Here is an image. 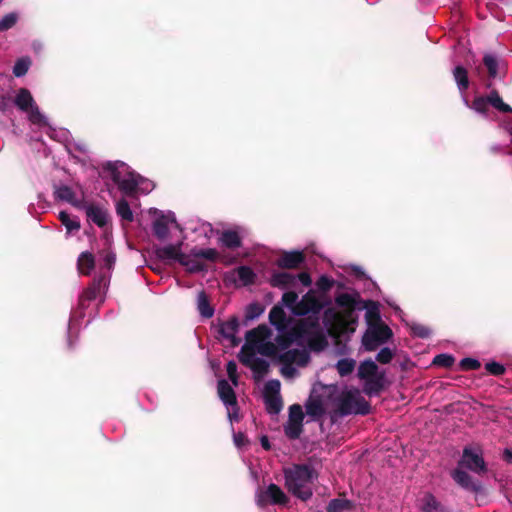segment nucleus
<instances>
[{
	"instance_id": "1",
	"label": "nucleus",
	"mask_w": 512,
	"mask_h": 512,
	"mask_svg": "<svg viewBox=\"0 0 512 512\" xmlns=\"http://www.w3.org/2000/svg\"><path fill=\"white\" fill-rule=\"evenodd\" d=\"M326 303L324 293L310 290L301 300L298 299L297 293L293 291L285 292L281 299V304L288 308L292 314L298 316H308L306 319L298 322L294 327L287 330L288 318L281 305H275L269 312L270 323L278 330V336L288 337L290 333L296 329L303 327L307 329L311 325H317L323 330L320 323L319 313Z\"/></svg>"
},
{
	"instance_id": "2",
	"label": "nucleus",
	"mask_w": 512,
	"mask_h": 512,
	"mask_svg": "<svg viewBox=\"0 0 512 512\" xmlns=\"http://www.w3.org/2000/svg\"><path fill=\"white\" fill-rule=\"evenodd\" d=\"M306 413L313 420L328 416L332 423L352 413V385L344 381L335 384H313L305 404Z\"/></svg>"
},
{
	"instance_id": "3",
	"label": "nucleus",
	"mask_w": 512,
	"mask_h": 512,
	"mask_svg": "<svg viewBox=\"0 0 512 512\" xmlns=\"http://www.w3.org/2000/svg\"><path fill=\"white\" fill-rule=\"evenodd\" d=\"M245 338L246 342L240 353H255V355L276 358L280 352L293 344L313 345L319 338V327L317 325H311L307 329L300 327L290 333L288 337L277 336L273 342L271 330L266 325H259L248 331Z\"/></svg>"
},
{
	"instance_id": "4",
	"label": "nucleus",
	"mask_w": 512,
	"mask_h": 512,
	"mask_svg": "<svg viewBox=\"0 0 512 512\" xmlns=\"http://www.w3.org/2000/svg\"><path fill=\"white\" fill-rule=\"evenodd\" d=\"M322 323L337 344L349 340L352 333V295L339 294L335 305L325 310Z\"/></svg>"
},
{
	"instance_id": "5",
	"label": "nucleus",
	"mask_w": 512,
	"mask_h": 512,
	"mask_svg": "<svg viewBox=\"0 0 512 512\" xmlns=\"http://www.w3.org/2000/svg\"><path fill=\"white\" fill-rule=\"evenodd\" d=\"M116 261V255L110 250H104L99 254L97 262L89 252H82L78 257V269L81 274L88 275L98 267L100 278L94 282L93 286L88 288L80 297V306L84 307L86 301L96 300L102 294V287L106 286V278L113 269Z\"/></svg>"
},
{
	"instance_id": "6",
	"label": "nucleus",
	"mask_w": 512,
	"mask_h": 512,
	"mask_svg": "<svg viewBox=\"0 0 512 512\" xmlns=\"http://www.w3.org/2000/svg\"><path fill=\"white\" fill-rule=\"evenodd\" d=\"M394 358V351L389 347H382L376 354L375 360L368 358L360 362L357 377L363 382L362 392L369 397L379 396L385 389V370H380L377 363L389 364Z\"/></svg>"
},
{
	"instance_id": "7",
	"label": "nucleus",
	"mask_w": 512,
	"mask_h": 512,
	"mask_svg": "<svg viewBox=\"0 0 512 512\" xmlns=\"http://www.w3.org/2000/svg\"><path fill=\"white\" fill-rule=\"evenodd\" d=\"M103 169L118 185L119 189L127 195L136 192L147 194L154 188V184L151 180L145 179L135 173L124 162H107L104 164Z\"/></svg>"
},
{
	"instance_id": "8",
	"label": "nucleus",
	"mask_w": 512,
	"mask_h": 512,
	"mask_svg": "<svg viewBox=\"0 0 512 512\" xmlns=\"http://www.w3.org/2000/svg\"><path fill=\"white\" fill-rule=\"evenodd\" d=\"M283 475L289 493L304 501L311 498L313 482L317 478V473L311 465L293 464L283 469Z\"/></svg>"
},
{
	"instance_id": "9",
	"label": "nucleus",
	"mask_w": 512,
	"mask_h": 512,
	"mask_svg": "<svg viewBox=\"0 0 512 512\" xmlns=\"http://www.w3.org/2000/svg\"><path fill=\"white\" fill-rule=\"evenodd\" d=\"M325 344L324 333L319 328V338L314 342L313 345L306 344H294L295 348L289 347L288 349L280 352L276 358L281 362V374L286 378H294L297 374V370L294 364L297 366H305L309 359V349L320 350Z\"/></svg>"
},
{
	"instance_id": "10",
	"label": "nucleus",
	"mask_w": 512,
	"mask_h": 512,
	"mask_svg": "<svg viewBox=\"0 0 512 512\" xmlns=\"http://www.w3.org/2000/svg\"><path fill=\"white\" fill-rule=\"evenodd\" d=\"M14 103L21 111L27 113L32 124L39 127L49 126L47 117L40 112L28 89L21 88L15 97Z\"/></svg>"
},
{
	"instance_id": "11",
	"label": "nucleus",
	"mask_w": 512,
	"mask_h": 512,
	"mask_svg": "<svg viewBox=\"0 0 512 512\" xmlns=\"http://www.w3.org/2000/svg\"><path fill=\"white\" fill-rule=\"evenodd\" d=\"M393 337L388 325L366 328L361 338L359 352H373L386 344Z\"/></svg>"
},
{
	"instance_id": "12",
	"label": "nucleus",
	"mask_w": 512,
	"mask_h": 512,
	"mask_svg": "<svg viewBox=\"0 0 512 512\" xmlns=\"http://www.w3.org/2000/svg\"><path fill=\"white\" fill-rule=\"evenodd\" d=\"M365 310V323L367 328L387 325L382 321L380 304L374 300H363L360 294L354 289V311Z\"/></svg>"
},
{
	"instance_id": "13",
	"label": "nucleus",
	"mask_w": 512,
	"mask_h": 512,
	"mask_svg": "<svg viewBox=\"0 0 512 512\" xmlns=\"http://www.w3.org/2000/svg\"><path fill=\"white\" fill-rule=\"evenodd\" d=\"M255 501L259 507H265L267 505H286L289 502V497L278 485L270 483L266 487L257 489Z\"/></svg>"
},
{
	"instance_id": "14",
	"label": "nucleus",
	"mask_w": 512,
	"mask_h": 512,
	"mask_svg": "<svg viewBox=\"0 0 512 512\" xmlns=\"http://www.w3.org/2000/svg\"><path fill=\"white\" fill-rule=\"evenodd\" d=\"M304 413L302 407L294 404L289 408L288 421L284 426L285 434L291 438L296 439L302 432Z\"/></svg>"
},
{
	"instance_id": "15",
	"label": "nucleus",
	"mask_w": 512,
	"mask_h": 512,
	"mask_svg": "<svg viewBox=\"0 0 512 512\" xmlns=\"http://www.w3.org/2000/svg\"><path fill=\"white\" fill-rule=\"evenodd\" d=\"M459 466L465 467L466 469L475 472L477 474H483L487 472V466L483 457L475 453L471 448L465 447L461 460L458 462Z\"/></svg>"
},
{
	"instance_id": "16",
	"label": "nucleus",
	"mask_w": 512,
	"mask_h": 512,
	"mask_svg": "<svg viewBox=\"0 0 512 512\" xmlns=\"http://www.w3.org/2000/svg\"><path fill=\"white\" fill-rule=\"evenodd\" d=\"M171 225H174L175 227L178 228L175 214L170 211L167 213L159 212V215L153 222L152 229L155 236L159 240L163 241L168 238L169 229Z\"/></svg>"
},
{
	"instance_id": "17",
	"label": "nucleus",
	"mask_w": 512,
	"mask_h": 512,
	"mask_svg": "<svg viewBox=\"0 0 512 512\" xmlns=\"http://www.w3.org/2000/svg\"><path fill=\"white\" fill-rule=\"evenodd\" d=\"M451 477L461 488L468 492L479 494L483 491L482 483L460 468L454 469L451 472Z\"/></svg>"
},
{
	"instance_id": "18",
	"label": "nucleus",
	"mask_w": 512,
	"mask_h": 512,
	"mask_svg": "<svg viewBox=\"0 0 512 512\" xmlns=\"http://www.w3.org/2000/svg\"><path fill=\"white\" fill-rule=\"evenodd\" d=\"M80 210L85 211L89 222H92L101 228L107 225L109 215L107 210L102 205L84 201Z\"/></svg>"
},
{
	"instance_id": "19",
	"label": "nucleus",
	"mask_w": 512,
	"mask_h": 512,
	"mask_svg": "<svg viewBox=\"0 0 512 512\" xmlns=\"http://www.w3.org/2000/svg\"><path fill=\"white\" fill-rule=\"evenodd\" d=\"M217 391L220 399L224 403V405L229 407H236V396L233 387L228 383V381L222 379L218 381ZM228 417L230 421L237 420L238 415L236 412L230 411L228 409Z\"/></svg>"
},
{
	"instance_id": "20",
	"label": "nucleus",
	"mask_w": 512,
	"mask_h": 512,
	"mask_svg": "<svg viewBox=\"0 0 512 512\" xmlns=\"http://www.w3.org/2000/svg\"><path fill=\"white\" fill-rule=\"evenodd\" d=\"M54 196L56 200L69 203L78 210L82 208L85 201L83 192L81 193V196L78 197L74 190L68 185L55 186Z\"/></svg>"
},
{
	"instance_id": "21",
	"label": "nucleus",
	"mask_w": 512,
	"mask_h": 512,
	"mask_svg": "<svg viewBox=\"0 0 512 512\" xmlns=\"http://www.w3.org/2000/svg\"><path fill=\"white\" fill-rule=\"evenodd\" d=\"M238 330L239 321L237 318L233 317L221 323L219 333L222 336V338L227 342V345H229L230 347H236L241 342V339L237 337Z\"/></svg>"
},
{
	"instance_id": "22",
	"label": "nucleus",
	"mask_w": 512,
	"mask_h": 512,
	"mask_svg": "<svg viewBox=\"0 0 512 512\" xmlns=\"http://www.w3.org/2000/svg\"><path fill=\"white\" fill-rule=\"evenodd\" d=\"M239 359L244 365L258 374H264L268 371L269 365L267 361L259 358L255 353H240Z\"/></svg>"
},
{
	"instance_id": "23",
	"label": "nucleus",
	"mask_w": 512,
	"mask_h": 512,
	"mask_svg": "<svg viewBox=\"0 0 512 512\" xmlns=\"http://www.w3.org/2000/svg\"><path fill=\"white\" fill-rule=\"evenodd\" d=\"M419 502V509L422 512H450L431 492H425Z\"/></svg>"
},
{
	"instance_id": "24",
	"label": "nucleus",
	"mask_w": 512,
	"mask_h": 512,
	"mask_svg": "<svg viewBox=\"0 0 512 512\" xmlns=\"http://www.w3.org/2000/svg\"><path fill=\"white\" fill-rule=\"evenodd\" d=\"M182 241L177 242L176 244H167L162 247L156 249V255L158 258L162 260H174L179 262L180 258L183 255L182 252Z\"/></svg>"
},
{
	"instance_id": "25",
	"label": "nucleus",
	"mask_w": 512,
	"mask_h": 512,
	"mask_svg": "<svg viewBox=\"0 0 512 512\" xmlns=\"http://www.w3.org/2000/svg\"><path fill=\"white\" fill-rule=\"evenodd\" d=\"M304 261L303 253L300 251L285 252L277 260V265L280 268L294 269L300 266Z\"/></svg>"
},
{
	"instance_id": "26",
	"label": "nucleus",
	"mask_w": 512,
	"mask_h": 512,
	"mask_svg": "<svg viewBox=\"0 0 512 512\" xmlns=\"http://www.w3.org/2000/svg\"><path fill=\"white\" fill-rule=\"evenodd\" d=\"M273 287L288 289L296 285V276L289 272H275L270 277Z\"/></svg>"
},
{
	"instance_id": "27",
	"label": "nucleus",
	"mask_w": 512,
	"mask_h": 512,
	"mask_svg": "<svg viewBox=\"0 0 512 512\" xmlns=\"http://www.w3.org/2000/svg\"><path fill=\"white\" fill-rule=\"evenodd\" d=\"M179 263L186 268L189 272H200L205 268L204 263L200 260L199 256L194 255V249L190 254L183 253Z\"/></svg>"
},
{
	"instance_id": "28",
	"label": "nucleus",
	"mask_w": 512,
	"mask_h": 512,
	"mask_svg": "<svg viewBox=\"0 0 512 512\" xmlns=\"http://www.w3.org/2000/svg\"><path fill=\"white\" fill-rule=\"evenodd\" d=\"M196 304L201 317L206 319L213 317L214 308L211 306L209 298L204 291L198 293Z\"/></svg>"
},
{
	"instance_id": "29",
	"label": "nucleus",
	"mask_w": 512,
	"mask_h": 512,
	"mask_svg": "<svg viewBox=\"0 0 512 512\" xmlns=\"http://www.w3.org/2000/svg\"><path fill=\"white\" fill-rule=\"evenodd\" d=\"M59 220L61 221L62 225L66 228L67 236H70L73 233L78 232L80 230V221L76 216H71L65 211H61L59 213Z\"/></svg>"
},
{
	"instance_id": "30",
	"label": "nucleus",
	"mask_w": 512,
	"mask_h": 512,
	"mask_svg": "<svg viewBox=\"0 0 512 512\" xmlns=\"http://www.w3.org/2000/svg\"><path fill=\"white\" fill-rule=\"evenodd\" d=\"M453 77L459 91L466 92L470 84L467 69L461 65L456 66L453 70Z\"/></svg>"
},
{
	"instance_id": "31",
	"label": "nucleus",
	"mask_w": 512,
	"mask_h": 512,
	"mask_svg": "<svg viewBox=\"0 0 512 512\" xmlns=\"http://www.w3.org/2000/svg\"><path fill=\"white\" fill-rule=\"evenodd\" d=\"M371 412L370 403L354 388V415H368Z\"/></svg>"
},
{
	"instance_id": "32",
	"label": "nucleus",
	"mask_w": 512,
	"mask_h": 512,
	"mask_svg": "<svg viewBox=\"0 0 512 512\" xmlns=\"http://www.w3.org/2000/svg\"><path fill=\"white\" fill-rule=\"evenodd\" d=\"M234 275L236 280L239 281L243 286L253 284L256 279V274L248 266H240L235 269Z\"/></svg>"
},
{
	"instance_id": "33",
	"label": "nucleus",
	"mask_w": 512,
	"mask_h": 512,
	"mask_svg": "<svg viewBox=\"0 0 512 512\" xmlns=\"http://www.w3.org/2000/svg\"><path fill=\"white\" fill-rule=\"evenodd\" d=\"M487 99L489 105H491L498 111L503 113H512V107L503 101L497 90H492L487 95Z\"/></svg>"
},
{
	"instance_id": "34",
	"label": "nucleus",
	"mask_w": 512,
	"mask_h": 512,
	"mask_svg": "<svg viewBox=\"0 0 512 512\" xmlns=\"http://www.w3.org/2000/svg\"><path fill=\"white\" fill-rule=\"evenodd\" d=\"M220 241L223 246L235 249L241 246V238L236 231L227 230L224 231L220 237Z\"/></svg>"
},
{
	"instance_id": "35",
	"label": "nucleus",
	"mask_w": 512,
	"mask_h": 512,
	"mask_svg": "<svg viewBox=\"0 0 512 512\" xmlns=\"http://www.w3.org/2000/svg\"><path fill=\"white\" fill-rule=\"evenodd\" d=\"M483 64L488 71L490 78H495L498 74V59L493 54H485Z\"/></svg>"
},
{
	"instance_id": "36",
	"label": "nucleus",
	"mask_w": 512,
	"mask_h": 512,
	"mask_svg": "<svg viewBox=\"0 0 512 512\" xmlns=\"http://www.w3.org/2000/svg\"><path fill=\"white\" fill-rule=\"evenodd\" d=\"M117 214L121 219L131 222L133 220V212L125 199H121L116 204Z\"/></svg>"
},
{
	"instance_id": "37",
	"label": "nucleus",
	"mask_w": 512,
	"mask_h": 512,
	"mask_svg": "<svg viewBox=\"0 0 512 512\" xmlns=\"http://www.w3.org/2000/svg\"><path fill=\"white\" fill-rule=\"evenodd\" d=\"M264 313V307L257 302L251 303L246 307L245 320L253 321L259 318Z\"/></svg>"
},
{
	"instance_id": "38",
	"label": "nucleus",
	"mask_w": 512,
	"mask_h": 512,
	"mask_svg": "<svg viewBox=\"0 0 512 512\" xmlns=\"http://www.w3.org/2000/svg\"><path fill=\"white\" fill-rule=\"evenodd\" d=\"M265 403L269 413L278 414L282 409V401L279 395H266Z\"/></svg>"
},
{
	"instance_id": "39",
	"label": "nucleus",
	"mask_w": 512,
	"mask_h": 512,
	"mask_svg": "<svg viewBox=\"0 0 512 512\" xmlns=\"http://www.w3.org/2000/svg\"><path fill=\"white\" fill-rule=\"evenodd\" d=\"M356 281H363L365 288L368 290L376 288V283L364 273L361 267L354 265V283Z\"/></svg>"
},
{
	"instance_id": "40",
	"label": "nucleus",
	"mask_w": 512,
	"mask_h": 512,
	"mask_svg": "<svg viewBox=\"0 0 512 512\" xmlns=\"http://www.w3.org/2000/svg\"><path fill=\"white\" fill-rule=\"evenodd\" d=\"M31 65V60L28 57H22L18 59L13 67V74L16 77H22L27 72Z\"/></svg>"
},
{
	"instance_id": "41",
	"label": "nucleus",
	"mask_w": 512,
	"mask_h": 512,
	"mask_svg": "<svg viewBox=\"0 0 512 512\" xmlns=\"http://www.w3.org/2000/svg\"><path fill=\"white\" fill-rule=\"evenodd\" d=\"M455 362V358L450 354H438L434 357L432 364L439 367L451 368Z\"/></svg>"
},
{
	"instance_id": "42",
	"label": "nucleus",
	"mask_w": 512,
	"mask_h": 512,
	"mask_svg": "<svg viewBox=\"0 0 512 512\" xmlns=\"http://www.w3.org/2000/svg\"><path fill=\"white\" fill-rule=\"evenodd\" d=\"M488 106H489V103H488L487 96L486 97L478 96L473 99L470 107L473 110H475L476 112L485 115L488 112Z\"/></svg>"
},
{
	"instance_id": "43",
	"label": "nucleus",
	"mask_w": 512,
	"mask_h": 512,
	"mask_svg": "<svg viewBox=\"0 0 512 512\" xmlns=\"http://www.w3.org/2000/svg\"><path fill=\"white\" fill-rule=\"evenodd\" d=\"M349 510V502L341 499H333L327 508V512H346Z\"/></svg>"
},
{
	"instance_id": "44",
	"label": "nucleus",
	"mask_w": 512,
	"mask_h": 512,
	"mask_svg": "<svg viewBox=\"0 0 512 512\" xmlns=\"http://www.w3.org/2000/svg\"><path fill=\"white\" fill-rule=\"evenodd\" d=\"M18 20L16 13H8L0 19V31H6L12 28Z\"/></svg>"
},
{
	"instance_id": "45",
	"label": "nucleus",
	"mask_w": 512,
	"mask_h": 512,
	"mask_svg": "<svg viewBox=\"0 0 512 512\" xmlns=\"http://www.w3.org/2000/svg\"><path fill=\"white\" fill-rule=\"evenodd\" d=\"M485 369L489 374H491L493 376H500L506 372L505 366L496 361H490V362L486 363Z\"/></svg>"
},
{
	"instance_id": "46",
	"label": "nucleus",
	"mask_w": 512,
	"mask_h": 512,
	"mask_svg": "<svg viewBox=\"0 0 512 512\" xmlns=\"http://www.w3.org/2000/svg\"><path fill=\"white\" fill-rule=\"evenodd\" d=\"M412 334L416 337L426 339L431 335V329L422 324H413L411 326Z\"/></svg>"
},
{
	"instance_id": "47",
	"label": "nucleus",
	"mask_w": 512,
	"mask_h": 512,
	"mask_svg": "<svg viewBox=\"0 0 512 512\" xmlns=\"http://www.w3.org/2000/svg\"><path fill=\"white\" fill-rule=\"evenodd\" d=\"M459 366L462 370L471 371L478 370L481 367V363L477 359L466 357L460 361Z\"/></svg>"
},
{
	"instance_id": "48",
	"label": "nucleus",
	"mask_w": 512,
	"mask_h": 512,
	"mask_svg": "<svg viewBox=\"0 0 512 512\" xmlns=\"http://www.w3.org/2000/svg\"><path fill=\"white\" fill-rule=\"evenodd\" d=\"M336 367L340 376H346L352 372V359L339 360Z\"/></svg>"
},
{
	"instance_id": "49",
	"label": "nucleus",
	"mask_w": 512,
	"mask_h": 512,
	"mask_svg": "<svg viewBox=\"0 0 512 512\" xmlns=\"http://www.w3.org/2000/svg\"><path fill=\"white\" fill-rule=\"evenodd\" d=\"M194 255L199 256V258H204L208 260H213L217 256V252L214 249H194Z\"/></svg>"
},
{
	"instance_id": "50",
	"label": "nucleus",
	"mask_w": 512,
	"mask_h": 512,
	"mask_svg": "<svg viewBox=\"0 0 512 512\" xmlns=\"http://www.w3.org/2000/svg\"><path fill=\"white\" fill-rule=\"evenodd\" d=\"M227 374L229 379L233 382V384L237 385V365L234 361H229L226 366Z\"/></svg>"
},
{
	"instance_id": "51",
	"label": "nucleus",
	"mask_w": 512,
	"mask_h": 512,
	"mask_svg": "<svg viewBox=\"0 0 512 512\" xmlns=\"http://www.w3.org/2000/svg\"><path fill=\"white\" fill-rule=\"evenodd\" d=\"M266 393H271V395H279L280 392V382L278 380H270L265 385Z\"/></svg>"
},
{
	"instance_id": "52",
	"label": "nucleus",
	"mask_w": 512,
	"mask_h": 512,
	"mask_svg": "<svg viewBox=\"0 0 512 512\" xmlns=\"http://www.w3.org/2000/svg\"><path fill=\"white\" fill-rule=\"evenodd\" d=\"M334 281L328 278L327 276H321L317 281V286L320 290L327 291L332 288Z\"/></svg>"
},
{
	"instance_id": "53",
	"label": "nucleus",
	"mask_w": 512,
	"mask_h": 512,
	"mask_svg": "<svg viewBox=\"0 0 512 512\" xmlns=\"http://www.w3.org/2000/svg\"><path fill=\"white\" fill-rule=\"evenodd\" d=\"M295 276H296V283L300 282L304 287H308L312 283L309 274L306 272L299 273L298 275H295Z\"/></svg>"
},
{
	"instance_id": "54",
	"label": "nucleus",
	"mask_w": 512,
	"mask_h": 512,
	"mask_svg": "<svg viewBox=\"0 0 512 512\" xmlns=\"http://www.w3.org/2000/svg\"><path fill=\"white\" fill-rule=\"evenodd\" d=\"M233 440H234V443L235 445L240 448L242 446L245 445V442H246V437L243 433H235L234 436H233Z\"/></svg>"
},
{
	"instance_id": "55",
	"label": "nucleus",
	"mask_w": 512,
	"mask_h": 512,
	"mask_svg": "<svg viewBox=\"0 0 512 512\" xmlns=\"http://www.w3.org/2000/svg\"><path fill=\"white\" fill-rule=\"evenodd\" d=\"M78 317V314L77 312H74L71 317H70V321H69V326H68V333L70 334L72 332V330L74 329L75 327V324H76V318ZM79 317H82V314H79Z\"/></svg>"
},
{
	"instance_id": "56",
	"label": "nucleus",
	"mask_w": 512,
	"mask_h": 512,
	"mask_svg": "<svg viewBox=\"0 0 512 512\" xmlns=\"http://www.w3.org/2000/svg\"><path fill=\"white\" fill-rule=\"evenodd\" d=\"M502 459L508 463L512 464V450L509 448L504 449Z\"/></svg>"
},
{
	"instance_id": "57",
	"label": "nucleus",
	"mask_w": 512,
	"mask_h": 512,
	"mask_svg": "<svg viewBox=\"0 0 512 512\" xmlns=\"http://www.w3.org/2000/svg\"><path fill=\"white\" fill-rule=\"evenodd\" d=\"M43 43L41 41L35 40L31 44V48L35 53H40L43 50Z\"/></svg>"
},
{
	"instance_id": "58",
	"label": "nucleus",
	"mask_w": 512,
	"mask_h": 512,
	"mask_svg": "<svg viewBox=\"0 0 512 512\" xmlns=\"http://www.w3.org/2000/svg\"><path fill=\"white\" fill-rule=\"evenodd\" d=\"M7 107V100L6 98L2 97L0 98V111H4Z\"/></svg>"
},
{
	"instance_id": "59",
	"label": "nucleus",
	"mask_w": 512,
	"mask_h": 512,
	"mask_svg": "<svg viewBox=\"0 0 512 512\" xmlns=\"http://www.w3.org/2000/svg\"><path fill=\"white\" fill-rule=\"evenodd\" d=\"M261 444L264 449L268 450L270 448L269 441L266 437H262Z\"/></svg>"
},
{
	"instance_id": "60",
	"label": "nucleus",
	"mask_w": 512,
	"mask_h": 512,
	"mask_svg": "<svg viewBox=\"0 0 512 512\" xmlns=\"http://www.w3.org/2000/svg\"><path fill=\"white\" fill-rule=\"evenodd\" d=\"M509 133L512 135V127L507 128Z\"/></svg>"
},
{
	"instance_id": "61",
	"label": "nucleus",
	"mask_w": 512,
	"mask_h": 512,
	"mask_svg": "<svg viewBox=\"0 0 512 512\" xmlns=\"http://www.w3.org/2000/svg\"><path fill=\"white\" fill-rule=\"evenodd\" d=\"M507 154L512 155V150L506 151Z\"/></svg>"
},
{
	"instance_id": "62",
	"label": "nucleus",
	"mask_w": 512,
	"mask_h": 512,
	"mask_svg": "<svg viewBox=\"0 0 512 512\" xmlns=\"http://www.w3.org/2000/svg\"><path fill=\"white\" fill-rule=\"evenodd\" d=\"M2 2V0H0V3Z\"/></svg>"
}]
</instances>
